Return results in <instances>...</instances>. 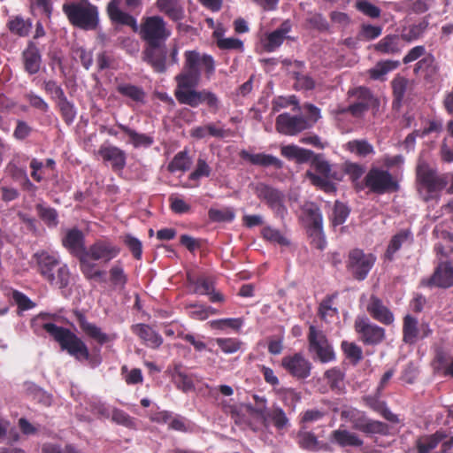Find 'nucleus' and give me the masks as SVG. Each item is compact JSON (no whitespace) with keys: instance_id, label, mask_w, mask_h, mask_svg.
Segmentation results:
<instances>
[{"instance_id":"f257e3e1","label":"nucleus","mask_w":453,"mask_h":453,"mask_svg":"<svg viewBox=\"0 0 453 453\" xmlns=\"http://www.w3.org/2000/svg\"><path fill=\"white\" fill-rule=\"evenodd\" d=\"M181 71L174 80L179 87H197L202 76L210 80L215 73L216 63L214 58L197 50H188L183 53Z\"/></svg>"},{"instance_id":"f03ea898","label":"nucleus","mask_w":453,"mask_h":453,"mask_svg":"<svg viewBox=\"0 0 453 453\" xmlns=\"http://www.w3.org/2000/svg\"><path fill=\"white\" fill-rule=\"evenodd\" d=\"M62 11L69 23L82 30H96L99 25L98 7L89 0H66Z\"/></svg>"},{"instance_id":"7ed1b4c3","label":"nucleus","mask_w":453,"mask_h":453,"mask_svg":"<svg viewBox=\"0 0 453 453\" xmlns=\"http://www.w3.org/2000/svg\"><path fill=\"white\" fill-rule=\"evenodd\" d=\"M43 329L58 343L61 350L67 352L78 361L89 359L88 346L69 328L49 322L43 325Z\"/></svg>"},{"instance_id":"20e7f679","label":"nucleus","mask_w":453,"mask_h":453,"mask_svg":"<svg viewBox=\"0 0 453 453\" xmlns=\"http://www.w3.org/2000/svg\"><path fill=\"white\" fill-rule=\"evenodd\" d=\"M37 270L52 286L65 288L70 282V272L66 265H61L58 257L46 251L35 253Z\"/></svg>"},{"instance_id":"39448f33","label":"nucleus","mask_w":453,"mask_h":453,"mask_svg":"<svg viewBox=\"0 0 453 453\" xmlns=\"http://www.w3.org/2000/svg\"><path fill=\"white\" fill-rule=\"evenodd\" d=\"M417 181L420 186V192L425 191L423 199L428 202L437 199L449 180V173H439L426 162L419 161L416 168Z\"/></svg>"},{"instance_id":"423d86ee","label":"nucleus","mask_w":453,"mask_h":453,"mask_svg":"<svg viewBox=\"0 0 453 453\" xmlns=\"http://www.w3.org/2000/svg\"><path fill=\"white\" fill-rule=\"evenodd\" d=\"M280 154L288 160H296L298 164L311 161V166L316 171L315 173L320 177H332L336 180H341L335 172H332L330 164L319 155H315L312 150L291 144L282 146L280 148Z\"/></svg>"},{"instance_id":"0eeeda50","label":"nucleus","mask_w":453,"mask_h":453,"mask_svg":"<svg viewBox=\"0 0 453 453\" xmlns=\"http://www.w3.org/2000/svg\"><path fill=\"white\" fill-rule=\"evenodd\" d=\"M196 87H179L176 85L174 96L180 104H186L192 108L198 107L205 104L212 112H217L219 109V99L217 95L207 89L196 90Z\"/></svg>"},{"instance_id":"6e6552de","label":"nucleus","mask_w":453,"mask_h":453,"mask_svg":"<svg viewBox=\"0 0 453 453\" xmlns=\"http://www.w3.org/2000/svg\"><path fill=\"white\" fill-rule=\"evenodd\" d=\"M341 418L352 424V428L360 431L365 434H389V426L379 420L369 418L365 413L356 408L348 407L341 411Z\"/></svg>"},{"instance_id":"1a4fd4ad","label":"nucleus","mask_w":453,"mask_h":453,"mask_svg":"<svg viewBox=\"0 0 453 453\" xmlns=\"http://www.w3.org/2000/svg\"><path fill=\"white\" fill-rule=\"evenodd\" d=\"M347 99L349 101V110L354 118H361L370 109L378 110L380 106V100L365 86L349 88Z\"/></svg>"},{"instance_id":"9d476101","label":"nucleus","mask_w":453,"mask_h":453,"mask_svg":"<svg viewBox=\"0 0 453 453\" xmlns=\"http://www.w3.org/2000/svg\"><path fill=\"white\" fill-rule=\"evenodd\" d=\"M364 183L371 193L377 195L397 192L400 188L398 181L388 171L379 167H372L368 171Z\"/></svg>"},{"instance_id":"9b49d317","label":"nucleus","mask_w":453,"mask_h":453,"mask_svg":"<svg viewBox=\"0 0 453 453\" xmlns=\"http://www.w3.org/2000/svg\"><path fill=\"white\" fill-rule=\"evenodd\" d=\"M308 349L321 363H329L335 359L334 348L322 330L311 325L307 336Z\"/></svg>"},{"instance_id":"f8f14e48","label":"nucleus","mask_w":453,"mask_h":453,"mask_svg":"<svg viewBox=\"0 0 453 453\" xmlns=\"http://www.w3.org/2000/svg\"><path fill=\"white\" fill-rule=\"evenodd\" d=\"M140 35L145 43H165L171 32L166 28V23L160 16H150L141 24Z\"/></svg>"},{"instance_id":"ddd939ff","label":"nucleus","mask_w":453,"mask_h":453,"mask_svg":"<svg viewBox=\"0 0 453 453\" xmlns=\"http://www.w3.org/2000/svg\"><path fill=\"white\" fill-rule=\"evenodd\" d=\"M375 262L376 257L373 254L354 249L349 253L346 268L355 280L361 281L367 277Z\"/></svg>"},{"instance_id":"4468645a","label":"nucleus","mask_w":453,"mask_h":453,"mask_svg":"<svg viewBox=\"0 0 453 453\" xmlns=\"http://www.w3.org/2000/svg\"><path fill=\"white\" fill-rule=\"evenodd\" d=\"M303 211L307 217L308 234L311 238V244L319 250H324L326 242L320 209L315 203H310L304 207Z\"/></svg>"},{"instance_id":"2eb2a0df","label":"nucleus","mask_w":453,"mask_h":453,"mask_svg":"<svg viewBox=\"0 0 453 453\" xmlns=\"http://www.w3.org/2000/svg\"><path fill=\"white\" fill-rule=\"evenodd\" d=\"M354 329L359 340L365 345L375 346L381 343L386 337L383 327L372 323L366 317H357L354 322Z\"/></svg>"},{"instance_id":"dca6fc26","label":"nucleus","mask_w":453,"mask_h":453,"mask_svg":"<svg viewBox=\"0 0 453 453\" xmlns=\"http://www.w3.org/2000/svg\"><path fill=\"white\" fill-rule=\"evenodd\" d=\"M256 192L257 197L265 202L275 217L284 219L288 210L284 204L285 195L283 192L266 184H259Z\"/></svg>"},{"instance_id":"f3484780","label":"nucleus","mask_w":453,"mask_h":453,"mask_svg":"<svg viewBox=\"0 0 453 453\" xmlns=\"http://www.w3.org/2000/svg\"><path fill=\"white\" fill-rule=\"evenodd\" d=\"M311 127L312 123L306 117L288 112L278 115L275 120L276 130L285 135H296Z\"/></svg>"},{"instance_id":"a211bd4d","label":"nucleus","mask_w":453,"mask_h":453,"mask_svg":"<svg viewBox=\"0 0 453 453\" xmlns=\"http://www.w3.org/2000/svg\"><path fill=\"white\" fill-rule=\"evenodd\" d=\"M433 330L428 322L419 323L416 318L407 314L403 320V341L406 344H414L418 340H423L430 336Z\"/></svg>"},{"instance_id":"6ab92c4d","label":"nucleus","mask_w":453,"mask_h":453,"mask_svg":"<svg viewBox=\"0 0 453 453\" xmlns=\"http://www.w3.org/2000/svg\"><path fill=\"white\" fill-rule=\"evenodd\" d=\"M281 366L298 380L306 379L311 375V363L301 353L284 357L281 359Z\"/></svg>"},{"instance_id":"aec40b11","label":"nucleus","mask_w":453,"mask_h":453,"mask_svg":"<svg viewBox=\"0 0 453 453\" xmlns=\"http://www.w3.org/2000/svg\"><path fill=\"white\" fill-rule=\"evenodd\" d=\"M120 253V249L106 239L96 241L86 250L85 255L92 260H102L105 263L115 258Z\"/></svg>"},{"instance_id":"412c9836","label":"nucleus","mask_w":453,"mask_h":453,"mask_svg":"<svg viewBox=\"0 0 453 453\" xmlns=\"http://www.w3.org/2000/svg\"><path fill=\"white\" fill-rule=\"evenodd\" d=\"M143 60L152 66L157 73L166 71V47L165 43H145Z\"/></svg>"},{"instance_id":"4be33fe9","label":"nucleus","mask_w":453,"mask_h":453,"mask_svg":"<svg viewBox=\"0 0 453 453\" xmlns=\"http://www.w3.org/2000/svg\"><path fill=\"white\" fill-rule=\"evenodd\" d=\"M422 285L435 286L441 288L453 286V263L449 261L440 263L431 277L422 280Z\"/></svg>"},{"instance_id":"5701e85b","label":"nucleus","mask_w":453,"mask_h":453,"mask_svg":"<svg viewBox=\"0 0 453 453\" xmlns=\"http://www.w3.org/2000/svg\"><path fill=\"white\" fill-rule=\"evenodd\" d=\"M292 30V23L289 19L284 20L278 28L265 35L262 40L263 48L266 52H273L283 43Z\"/></svg>"},{"instance_id":"b1692460","label":"nucleus","mask_w":453,"mask_h":453,"mask_svg":"<svg viewBox=\"0 0 453 453\" xmlns=\"http://www.w3.org/2000/svg\"><path fill=\"white\" fill-rule=\"evenodd\" d=\"M366 311L374 320L383 325L389 326L395 320L393 312L383 303L380 298L374 295L370 296Z\"/></svg>"},{"instance_id":"393cba45","label":"nucleus","mask_w":453,"mask_h":453,"mask_svg":"<svg viewBox=\"0 0 453 453\" xmlns=\"http://www.w3.org/2000/svg\"><path fill=\"white\" fill-rule=\"evenodd\" d=\"M73 314L80 326V328L88 338L96 341L100 345H104L112 340L111 337L109 334L104 333L99 326L88 321L85 314L81 311H75Z\"/></svg>"},{"instance_id":"a878e982","label":"nucleus","mask_w":453,"mask_h":453,"mask_svg":"<svg viewBox=\"0 0 453 453\" xmlns=\"http://www.w3.org/2000/svg\"><path fill=\"white\" fill-rule=\"evenodd\" d=\"M414 242L413 233L410 228H403L395 234L387 247L385 251V258L392 261L395 254L403 247L411 246Z\"/></svg>"},{"instance_id":"bb28decb","label":"nucleus","mask_w":453,"mask_h":453,"mask_svg":"<svg viewBox=\"0 0 453 453\" xmlns=\"http://www.w3.org/2000/svg\"><path fill=\"white\" fill-rule=\"evenodd\" d=\"M63 246L73 256L80 257L86 252L85 236L80 229H67L62 238Z\"/></svg>"},{"instance_id":"cd10ccee","label":"nucleus","mask_w":453,"mask_h":453,"mask_svg":"<svg viewBox=\"0 0 453 453\" xmlns=\"http://www.w3.org/2000/svg\"><path fill=\"white\" fill-rule=\"evenodd\" d=\"M240 157L242 160L248 161L253 165L262 166V167H269L273 166L275 169H282L283 168V162L279 159L277 157L271 155V154H265V153H257V154H251L246 150H242L239 153Z\"/></svg>"},{"instance_id":"c85d7f7f","label":"nucleus","mask_w":453,"mask_h":453,"mask_svg":"<svg viewBox=\"0 0 453 453\" xmlns=\"http://www.w3.org/2000/svg\"><path fill=\"white\" fill-rule=\"evenodd\" d=\"M98 154L104 161L111 163L114 172L122 171L126 166L127 155L117 146H101Z\"/></svg>"},{"instance_id":"c756f323","label":"nucleus","mask_w":453,"mask_h":453,"mask_svg":"<svg viewBox=\"0 0 453 453\" xmlns=\"http://www.w3.org/2000/svg\"><path fill=\"white\" fill-rule=\"evenodd\" d=\"M119 0H111L106 7L109 19L112 23L132 27L134 31L137 29V21L132 15L119 9Z\"/></svg>"},{"instance_id":"7c9ffc66","label":"nucleus","mask_w":453,"mask_h":453,"mask_svg":"<svg viewBox=\"0 0 453 453\" xmlns=\"http://www.w3.org/2000/svg\"><path fill=\"white\" fill-rule=\"evenodd\" d=\"M131 330L149 348L158 349L163 344L162 336L149 325L136 324L132 326Z\"/></svg>"},{"instance_id":"2f4dec72","label":"nucleus","mask_w":453,"mask_h":453,"mask_svg":"<svg viewBox=\"0 0 453 453\" xmlns=\"http://www.w3.org/2000/svg\"><path fill=\"white\" fill-rule=\"evenodd\" d=\"M403 44L399 35H388L373 45L375 52L384 55H396L401 53Z\"/></svg>"},{"instance_id":"473e14b6","label":"nucleus","mask_w":453,"mask_h":453,"mask_svg":"<svg viewBox=\"0 0 453 453\" xmlns=\"http://www.w3.org/2000/svg\"><path fill=\"white\" fill-rule=\"evenodd\" d=\"M438 71L439 66L432 53H426L415 64L413 69L415 75H420L426 81H432Z\"/></svg>"},{"instance_id":"72a5a7b5","label":"nucleus","mask_w":453,"mask_h":453,"mask_svg":"<svg viewBox=\"0 0 453 453\" xmlns=\"http://www.w3.org/2000/svg\"><path fill=\"white\" fill-rule=\"evenodd\" d=\"M330 441L342 448L361 447L364 444V441L356 433L340 428L332 431Z\"/></svg>"},{"instance_id":"f704fd0d","label":"nucleus","mask_w":453,"mask_h":453,"mask_svg":"<svg viewBox=\"0 0 453 453\" xmlns=\"http://www.w3.org/2000/svg\"><path fill=\"white\" fill-rule=\"evenodd\" d=\"M448 438V434L444 430H437L432 434L423 435L417 439L416 448L418 453H430L443 440Z\"/></svg>"},{"instance_id":"c9c22d12","label":"nucleus","mask_w":453,"mask_h":453,"mask_svg":"<svg viewBox=\"0 0 453 453\" xmlns=\"http://www.w3.org/2000/svg\"><path fill=\"white\" fill-rule=\"evenodd\" d=\"M157 9L173 21L184 19L185 11L181 0H157Z\"/></svg>"},{"instance_id":"e433bc0d","label":"nucleus","mask_w":453,"mask_h":453,"mask_svg":"<svg viewBox=\"0 0 453 453\" xmlns=\"http://www.w3.org/2000/svg\"><path fill=\"white\" fill-rule=\"evenodd\" d=\"M26 161L25 157L16 155L6 167V173L11 175L15 181L24 186L28 181L26 173Z\"/></svg>"},{"instance_id":"4c0bfd02","label":"nucleus","mask_w":453,"mask_h":453,"mask_svg":"<svg viewBox=\"0 0 453 453\" xmlns=\"http://www.w3.org/2000/svg\"><path fill=\"white\" fill-rule=\"evenodd\" d=\"M400 65V62L398 60H380L376 63L374 67L368 70L369 77L373 81H385V76L397 69Z\"/></svg>"},{"instance_id":"58836bf2","label":"nucleus","mask_w":453,"mask_h":453,"mask_svg":"<svg viewBox=\"0 0 453 453\" xmlns=\"http://www.w3.org/2000/svg\"><path fill=\"white\" fill-rule=\"evenodd\" d=\"M116 91L134 103H143L146 96L142 88L127 82L117 81Z\"/></svg>"},{"instance_id":"ea45409f","label":"nucleus","mask_w":453,"mask_h":453,"mask_svg":"<svg viewBox=\"0 0 453 453\" xmlns=\"http://www.w3.org/2000/svg\"><path fill=\"white\" fill-rule=\"evenodd\" d=\"M117 127L124 132L126 134L128 135L130 139V142L134 148H149L150 147L153 142L154 139L152 136H150L146 134H140L137 133L135 130L130 128L129 127L118 123Z\"/></svg>"},{"instance_id":"a19ab883","label":"nucleus","mask_w":453,"mask_h":453,"mask_svg":"<svg viewBox=\"0 0 453 453\" xmlns=\"http://www.w3.org/2000/svg\"><path fill=\"white\" fill-rule=\"evenodd\" d=\"M192 161L187 150L179 151L167 165L170 173L187 172L191 166Z\"/></svg>"},{"instance_id":"79ce46f5","label":"nucleus","mask_w":453,"mask_h":453,"mask_svg":"<svg viewBox=\"0 0 453 453\" xmlns=\"http://www.w3.org/2000/svg\"><path fill=\"white\" fill-rule=\"evenodd\" d=\"M338 293L327 295L319 303L318 314L322 320L327 321L328 318L337 316L338 309L334 307V301L337 298Z\"/></svg>"},{"instance_id":"37998d69","label":"nucleus","mask_w":453,"mask_h":453,"mask_svg":"<svg viewBox=\"0 0 453 453\" xmlns=\"http://www.w3.org/2000/svg\"><path fill=\"white\" fill-rule=\"evenodd\" d=\"M382 30V26L364 22L359 26L357 39L363 42L373 41L381 35Z\"/></svg>"},{"instance_id":"c03bdc74","label":"nucleus","mask_w":453,"mask_h":453,"mask_svg":"<svg viewBox=\"0 0 453 453\" xmlns=\"http://www.w3.org/2000/svg\"><path fill=\"white\" fill-rule=\"evenodd\" d=\"M306 177L310 180L311 184L327 194H333L336 191L335 184L331 180L332 177H320L319 175L311 172H306Z\"/></svg>"},{"instance_id":"a18cd8bd","label":"nucleus","mask_w":453,"mask_h":453,"mask_svg":"<svg viewBox=\"0 0 453 453\" xmlns=\"http://www.w3.org/2000/svg\"><path fill=\"white\" fill-rule=\"evenodd\" d=\"M296 442L302 449L316 452L319 445V439L312 432L300 430L296 435Z\"/></svg>"},{"instance_id":"49530a36","label":"nucleus","mask_w":453,"mask_h":453,"mask_svg":"<svg viewBox=\"0 0 453 453\" xmlns=\"http://www.w3.org/2000/svg\"><path fill=\"white\" fill-rule=\"evenodd\" d=\"M79 262H80V268L83 275L88 280H98L100 279L104 274V272L101 270H96V265L91 263L89 261V257L83 254L82 256H80Z\"/></svg>"},{"instance_id":"de8ad7c7","label":"nucleus","mask_w":453,"mask_h":453,"mask_svg":"<svg viewBox=\"0 0 453 453\" xmlns=\"http://www.w3.org/2000/svg\"><path fill=\"white\" fill-rule=\"evenodd\" d=\"M327 384L333 391L340 393L344 388V373L337 367L331 368L325 372Z\"/></svg>"},{"instance_id":"09e8293b","label":"nucleus","mask_w":453,"mask_h":453,"mask_svg":"<svg viewBox=\"0 0 453 453\" xmlns=\"http://www.w3.org/2000/svg\"><path fill=\"white\" fill-rule=\"evenodd\" d=\"M109 274L110 281L114 287L119 288L121 289L125 288L128 278L120 261H118L111 267Z\"/></svg>"},{"instance_id":"8fccbe9b","label":"nucleus","mask_w":453,"mask_h":453,"mask_svg":"<svg viewBox=\"0 0 453 453\" xmlns=\"http://www.w3.org/2000/svg\"><path fill=\"white\" fill-rule=\"evenodd\" d=\"M173 379L178 388L188 392L194 388V383L190 376L181 371V365H176L173 368Z\"/></svg>"},{"instance_id":"3c124183","label":"nucleus","mask_w":453,"mask_h":453,"mask_svg":"<svg viewBox=\"0 0 453 453\" xmlns=\"http://www.w3.org/2000/svg\"><path fill=\"white\" fill-rule=\"evenodd\" d=\"M209 219L212 222H232L235 218L234 210L232 207L223 209L211 208L208 211Z\"/></svg>"},{"instance_id":"603ef678","label":"nucleus","mask_w":453,"mask_h":453,"mask_svg":"<svg viewBox=\"0 0 453 453\" xmlns=\"http://www.w3.org/2000/svg\"><path fill=\"white\" fill-rule=\"evenodd\" d=\"M341 348H342L345 357L354 365H357L363 359V350H362L361 347H359L355 342L342 341V344H341Z\"/></svg>"},{"instance_id":"864d4df0","label":"nucleus","mask_w":453,"mask_h":453,"mask_svg":"<svg viewBox=\"0 0 453 453\" xmlns=\"http://www.w3.org/2000/svg\"><path fill=\"white\" fill-rule=\"evenodd\" d=\"M208 324L211 329L215 330H225L228 327L239 331L242 326L243 320L241 318H227L211 320Z\"/></svg>"},{"instance_id":"5fc2aeb1","label":"nucleus","mask_w":453,"mask_h":453,"mask_svg":"<svg viewBox=\"0 0 453 453\" xmlns=\"http://www.w3.org/2000/svg\"><path fill=\"white\" fill-rule=\"evenodd\" d=\"M347 149L358 157H366L374 154L373 146L366 140H352L347 143Z\"/></svg>"},{"instance_id":"6e6d98bb","label":"nucleus","mask_w":453,"mask_h":453,"mask_svg":"<svg viewBox=\"0 0 453 453\" xmlns=\"http://www.w3.org/2000/svg\"><path fill=\"white\" fill-rule=\"evenodd\" d=\"M36 211L39 218L48 226H56L58 223V212L54 208L39 203L36 205Z\"/></svg>"},{"instance_id":"4d7b16f0","label":"nucleus","mask_w":453,"mask_h":453,"mask_svg":"<svg viewBox=\"0 0 453 453\" xmlns=\"http://www.w3.org/2000/svg\"><path fill=\"white\" fill-rule=\"evenodd\" d=\"M408 86V80L397 74L391 81V87L393 90L394 102L401 104L403 100L406 89Z\"/></svg>"},{"instance_id":"13d9d810","label":"nucleus","mask_w":453,"mask_h":453,"mask_svg":"<svg viewBox=\"0 0 453 453\" xmlns=\"http://www.w3.org/2000/svg\"><path fill=\"white\" fill-rule=\"evenodd\" d=\"M10 32L19 36L28 35V23L20 16H14L7 23Z\"/></svg>"},{"instance_id":"bf43d9fd","label":"nucleus","mask_w":453,"mask_h":453,"mask_svg":"<svg viewBox=\"0 0 453 453\" xmlns=\"http://www.w3.org/2000/svg\"><path fill=\"white\" fill-rule=\"evenodd\" d=\"M355 7L359 12L370 19H378L381 15L380 8L367 0H357Z\"/></svg>"},{"instance_id":"052dcab7","label":"nucleus","mask_w":453,"mask_h":453,"mask_svg":"<svg viewBox=\"0 0 453 453\" xmlns=\"http://www.w3.org/2000/svg\"><path fill=\"white\" fill-rule=\"evenodd\" d=\"M290 105L294 106L293 111H299L301 110L299 100L296 96L291 95L288 96H278L273 101V111H279L280 109L287 108Z\"/></svg>"},{"instance_id":"680f3d73","label":"nucleus","mask_w":453,"mask_h":453,"mask_svg":"<svg viewBox=\"0 0 453 453\" xmlns=\"http://www.w3.org/2000/svg\"><path fill=\"white\" fill-rule=\"evenodd\" d=\"M428 27V22L426 19H423L418 24H414L411 26L406 33L402 34L400 36L403 41L406 42H412L419 37L424 34V32L426 30Z\"/></svg>"},{"instance_id":"e2e57ef3","label":"nucleus","mask_w":453,"mask_h":453,"mask_svg":"<svg viewBox=\"0 0 453 453\" xmlns=\"http://www.w3.org/2000/svg\"><path fill=\"white\" fill-rule=\"evenodd\" d=\"M292 77L295 79L294 88L296 90H312L316 87L315 81L309 75L299 72H293Z\"/></svg>"},{"instance_id":"0e129e2a","label":"nucleus","mask_w":453,"mask_h":453,"mask_svg":"<svg viewBox=\"0 0 453 453\" xmlns=\"http://www.w3.org/2000/svg\"><path fill=\"white\" fill-rule=\"evenodd\" d=\"M216 343L226 354H233L241 349L243 342L237 338H217Z\"/></svg>"},{"instance_id":"69168bd1","label":"nucleus","mask_w":453,"mask_h":453,"mask_svg":"<svg viewBox=\"0 0 453 453\" xmlns=\"http://www.w3.org/2000/svg\"><path fill=\"white\" fill-rule=\"evenodd\" d=\"M211 173V168L206 160L198 157L195 170L188 175V180L198 181L201 178H208Z\"/></svg>"},{"instance_id":"338daca9","label":"nucleus","mask_w":453,"mask_h":453,"mask_svg":"<svg viewBox=\"0 0 453 453\" xmlns=\"http://www.w3.org/2000/svg\"><path fill=\"white\" fill-rule=\"evenodd\" d=\"M349 215V207L342 202L336 201L333 209L332 224L336 226L342 225Z\"/></svg>"},{"instance_id":"774afa93","label":"nucleus","mask_w":453,"mask_h":453,"mask_svg":"<svg viewBox=\"0 0 453 453\" xmlns=\"http://www.w3.org/2000/svg\"><path fill=\"white\" fill-rule=\"evenodd\" d=\"M191 283L194 285V292L199 295L207 296L215 287L212 278L205 276H200Z\"/></svg>"}]
</instances>
